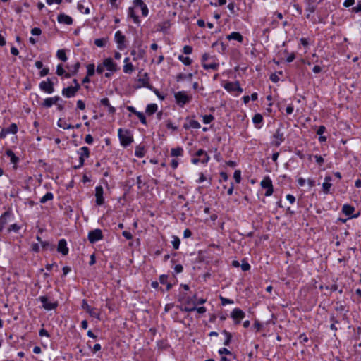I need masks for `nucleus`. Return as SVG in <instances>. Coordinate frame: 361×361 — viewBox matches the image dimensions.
Masks as SVG:
<instances>
[{
  "mask_svg": "<svg viewBox=\"0 0 361 361\" xmlns=\"http://www.w3.org/2000/svg\"><path fill=\"white\" fill-rule=\"evenodd\" d=\"M31 33L33 35H39L42 33V30L39 27H34L31 30Z\"/></svg>",
  "mask_w": 361,
  "mask_h": 361,
  "instance_id": "obj_60",
  "label": "nucleus"
},
{
  "mask_svg": "<svg viewBox=\"0 0 361 361\" xmlns=\"http://www.w3.org/2000/svg\"><path fill=\"white\" fill-rule=\"evenodd\" d=\"M89 156L90 149L87 147H82L80 148L79 164L78 166H75L74 169H76L84 165L85 159L89 157Z\"/></svg>",
  "mask_w": 361,
  "mask_h": 361,
  "instance_id": "obj_9",
  "label": "nucleus"
},
{
  "mask_svg": "<svg viewBox=\"0 0 361 361\" xmlns=\"http://www.w3.org/2000/svg\"><path fill=\"white\" fill-rule=\"evenodd\" d=\"M56 56L58 59L61 60L62 61H66L67 60V56L65 50L63 49L58 50Z\"/></svg>",
  "mask_w": 361,
  "mask_h": 361,
  "instance_id": "obj_38",
  "label": "nucleus"
},
{
  "mask_svg": "<svg viewBox=\"0 0 361 361\" xmlns=\"http://www.w3.org/2000/svg\"><path fill=\"white\" fill-rule=\"evenodd\" d=\"M66 73H67L65 71L64 68H63L62 64H59L57 66L56 74L59 76H62V75L65 76Z\"/></svg>",
  "mask_w": 361,
  "mask_h": 361,
  "instance_id": "obj_46",
  "label": "nucleus"
},
{
  "mask_svg": "<svg viewBox=\"0 0 361 361\" xmlns=\"http://www.w3.org/2000/svg\"><path fill=\"white\" fill-rule=\"evenodd\" d=\"M39 300L42 303L43 307L47 310H51L55 309L58 304L57 302H51L49 301V299L47 296H40Z\"/></svg>",
  "mask_w": 361,
  "mask_h": 361,
  "instance_id": "obj_13",
  "label": "nucleus"
},
{
  "mask_svg": "<svg viewBox=\"0 0 361 361\" xmlns=\"http://www.w3.org/2000/svg\"><path fill=\"white\" fill-rule=\"evenodd\" d=\"M95 73V66L93 63L89 64L87 66V76H92Z\"/></svg>",
  "mask_w": 361,
  "mask_h": 361,
  "instance_id": "obj_40",
  "label": "nucleus"
},
{
  "mask_svg": "<svg viewBox=\"0 0 361 361\" xmlns=\"http://www.w3.org/2000/svg\"><path fill=\"white\" fill-rule=\"evenodd\" d=\"M233 178H234L235 180L236 181V183H239L240 182V180H241V172H240V170H236L234 172Z\"/></svg>",
  "mask_w": 361,
  "mask_h": 361,
  "instance_id": "obj_48",
  "label": "nucleus"
},
{
  "mask_svg": "<svg viewBox=\"0 0 361 361\" xmlns=\"http://www.w3.org/2000/svg\"><path fill=\"white\" fill-rule=\"evenodd\" d=\"M115 39L116 42L118 44V47L121 49V45H123L126 40V37L122 34L121 31H117L115 34Z\"/></svg>",
  "mask_w": 361,
  "mask_h": 361,
  "instance_id": "obj_26",
  "label": "nucleus"
},
{
  "mask_svg": "<svg viewBox=\"0 0 361 361\" xmlns=\"http://www.w3.org/2000/svg\"><path fill=\"white\" fill-rule=\"evenodd\" d=\"M122 235L128 240H130L133 238V235L131 234V233H130L129 231H124L123 233H122Z\"/></svg>",
  "mask_w": 361,
  "mask_h": 361,
  "instance_id": "obj_63",
  "label": "nucleus"
},
{
  "mask_svg": "<svg viewBox=\"0 0 361 361\" xmlns=\"http://www.w3.org/2000/svg\"><path fill=\"white\" fill-rule=\"evenodd\" d=\"M118 137L121 141V144L126 147L133 142V137L129 130H123L120 128L118 130Z\"/></svg>",
  "mask_w": 361,
  "mask_h": 361,
  "instance_id": "obj_3",
  "label": "nucleus"
},
{
  "mask_svg": "<svg viewBox=\"0 0 361 361\" xmlns=\"http://www.w3.org/2000/svg\"><path fill=\"white\" fill-rule=\"evenodd\" d=\"M146 154V149L144 145H139L136 147L135 151V155L137 157L142 158L145 157Z\"/></svg>",
  "mask_w": 361,
  "mask_h": 361,
  "instance_id": "obj_25",
  "label": "nucleus"
},
{
  "mask_svg": "<svg viewBox=\"0 0 361 361\" xmlns=\"http://www.w3.org/2000/svg\"><path fill=\"white\" fill-rule=\"evenodd\" d=\"M78 91V87L70 86L66 88H64L62 90V94L64 97L70 98L74 97Z\"/></svg>",
  "mask_w": 361,
  "mask_h": 361,
  "instance_id": "obj_18",
  "label": "nucleus"
},
{
  "mask_svg": "<svg viewBox=\"0 0 361 361\" xmlns=\"http://www.w3.org/2000/svg\"><path fill=\"white\" fill-rule=\"evenodd\" d=\"M192 51V47L191 46H189V45H185L184 47H183V53L185 54H190Z\"/></svg>",
  "mask_w": 361,
  "mask_h": 361,
  "instance_id": "obj_56",
  "label": "nucleus"
},
{
  "mask_svg": "<svg viewBox=\"0 0 361 361\" xmlns=\"http://www.w3.org/2000/svg\"><path fill=\"white\" fill-rule=\"evenodd\" d=\"M85 140L87 144L91 145L93 142L94 139L91 135L88 134L86 135Z\"/></svg>",
  "mask_w": 361,
  "mask_h": 361,
  "instance_id": "obj_64",
  "label": "nucleus"
},
{
  "mask_svg": "<svg viewBox=\"0 0 361 361\" xmlns=\"http://www.w3.org/2000/svg\"><path fill=\"white\" fill-rule=\"evenodd\" d=\"M183 149L181 147H177L171 149V156L173 157H181L183 155Z\"/></svg>",
  "mask_w": 361,
  "mask_h": 361,
  "instance_id": "obj_28",
  "label": "nucleus"
},
{
  "mask_svg": "<svg viewBox=\"0 0 361 361\" xmlns=\"http://www.w3.org/2000/svg\"><path fill=\"white\" fill-rule=\"evenodd\" d=\"M195 155L197 157H195L192 159V162L195 164H197L200 162L202 164H207L209 160V157L207 153L202 149H198L195 152Z\"/></svg>",
  "mask_w": 361,
  "mask_h": 361,
  "instance_id": "obj_4",
  "label": "nucleus"
},
{
  "mask_svg": "<svg viewBox=\"0 0 361 361\" xmlns=\"http://www.w3.org/2000/svg\"><path fill=\"white\" fill-rule=\"evenodd\" d=\"M261 186L263 188L267 189V191L265 192V196H270L273 194L274 188H273V184L272 181L270 179L269 177H265L262 181H261Z\"/></svg>",
  "mask_w": 361,
  "mask_h": 361,
  "instance_id": "obj_6",
  "label": "nucleus"
},
{
  "mask_svg": "<svg viewBox=\"0 0 361 361\" xmlns=\"http://www.w3.org/2000/svg\"><path fill=\"white\" fill-rule=\"evenodd\" d=\"M227 39L228 40H237L239 42H242L243 40L242 35L238 32H233L231 35L227 36Z\"/></svg>",
  "mask_w": 361,
  "mask_h": 361,
  "instance_id": "obj_27",
  "label": "nucleus"
},
{
  "mask_svg": "<svg viewBox=\"0 0 361 361\" xmlns=\"http://www.w3.org/2000/svg\"><path fill=\"white\" fill-rule=\"evenodd\" d=\"M274 140L273 141L272 145L276 147H279L281 143L285 140L284 134L280 128H278L276 130L274 134Z\"/></svg>",
  "mask_w": 361,
  "mask_h": 361,
  "instance_id": "obj_10",
  "label": "nucleus"
},
{
  "mask_svg": "<svg viewBox=\"0 0 361 361\" xmlns=\"http://www.w3.org/2000/svg\"><path fill=\"white\" fill-rule=\"evenodd\" d=\"M202 66L206 70L212 69L216 71L219 68V64L214 57L205 53L202 57Z\"/></svg>",
  "mask_w": 361,
  "mask_h": 361,
  "instance_id": "obj_1",
  "label": "nucleus"
},
{
  "mask_svg": "<svg viewBox=\"0 0 361 361\" xmlns=\"http://www.w3.org/2000/svg\"><path fill=\"white\" fill-rule=\"evenodd\" d=\"M178 59L186 66H189L192 63V60L189 57H185L180 55L179 56Z\"/></svg>",
  "mask_w": 361,
  "mask_h": 361,
  "instance_id": "obj_45",
  "label": "nucleus"
},
{
  "mask_svg": "<svg viewBox=\"0 0 361 361\" xmlns=\"http://www.w3.org/2000/svg\"><path fill=\"white\" fill-rule=\"evenodd\" d=\"M68 248L67 247V243L65 239H61L59 241L58 246H57V251L58 252L62 254L63 255L66 256L68 253Z\"/></svg>",
  "mask_w": 361,
  "mask_h": 361,
  "instance_id": "obj_17",
  "label": "nucleus"
},
{
  "mask_svg": "<svg viewBox=\"0 0 361 361\" xmlns=\"http://www.w3.org/2000/svg\"><path fill=\"white\" fill-rule=\"evenodd\" d=\"M80 62H77L76 63H75L74 66H73V73H66L65 78H69L71 76L75 75L78 73V69L80 68Z\"/></svg>",
  "mask_w": 361,
  "mask_h": 361,
  "instance_id": "obj_34",
  "label": "nucleus"
},
{
  "mask_svg": "<svg viewBox=\"0 0 361 361\" xmlns=\"http://www.w3.org/2000/svg\"><path fill=\"white\" fill-rule=\"evenodd\" d=\"M352 11L355 13L361 12V1H359L356 6L352 8Z\"/></svg>",
  "mask_w": 361,
  "mask_h": 361,
  "instance_id": "obj_61",
  "label": "nucleus"
},
{
  "mask_svg": "<svg viewBox=\"0 0 361 361\" xmlns=\"http://www.w3.org/2000/svg\"><path fill=\"white\" fill-rule=\"evenodd\" d=\"M299 338L301 343H307L309 341L308 337L305 334H300Z\"/></svg>",
  "mask_w": 361,
  "mask_h": 361,
  "instance_id": "obj_59",
  "label": "nucleus"
},
{
  "mask_svg": "<svg viewBox=\"0 0 361 361\" xmlns=\"http://www.w3.org/2000/svg\"><path fill=\"white\" fill-rule=\"evenodd\" d=\"M254 329L256 330L257 332L261 331L262 325L260 322L258 321H255L253 324Z\"/></svg>",
  "mask_w": 361,
  "mask_h": 361,
  "instance_id": "obj_57",
  "label": "nucleus"
},
{
  "mask_svg": "<svg viewBox=\"0 0 361 361\" xmlns=\"http://www.w3.org/2000/svg\"><path fill=\"white\" fill-rule=\"evenodd\" d=\"M100 103L102 106L108 108V113L109 114L114 115L116 113V109L110 104L109 100L107 97L102 98L100 100Z\"/></svg>",
  "mask_w": 361,
  "mask_h": 361,
  "instance_id": "obj_21",
  "label": "nucleus"
},
{
  "mask_svg": "<svg viewBox=\"0 0 361 361\" xmlns=\"http://www.w3.org/2000/svg\"><path fill=\"white\" fill-rule=\"evenodd\" d=\"M123 62L125 63L123 68V72L127 74H131L135 71V67L130 62V59L128 57L125 58Z\"/></svg>",
  "mask_w": 361,
  "mask_h": 361,
  "instance_id": "obj_20",
  "label": "nucleus"
},
{
  "mask_svg": "<svg viewBox=\"0 0 361 361\" xmlns=\"http://www.w3.org/2000/svg\"><path fill=\"white\" fill-rule=\"evenodd\" d=\"M196 310V304L194 300L190 297L185 299L184 307L182 309L185 312H192Z\"/></svg>",
  "mask_w": 361,
  "mask_h": 361,
  "instance_id": "obj_11",
  "label": "nucleus"
},
{
  "mask_svg": "<svg viewBox=\"0 0 361 361\" xmlns=\"http://www.w3.org/2000/svg\"><path fill=\"white\" fill-rule=\"evenodd\" d=\"M82 309H83V310H85L87 312H89V310L92 308V307H90V306L88 305V303H87V300H82Z\"/></svg>",
  "mask_w": 361,
  "mask_h": 361,
  "instance_id": "obj_55",
  "label": "nucleus"
},
{
  "mask_svg": "<svg viewBox=\"0 0 361 361\" xmlns=\"http://www.w3.org/2000/svg\"><path fill=\"white\" fill-rule=\"evenodd\" d=\"M37 238L41 243V245H42L43 249H44V250H54V248H55V245H54L51 244V243H49V242H47V241H42L41 238L39 237H37Z\"/></svg>",
  "mask_w": 361,
  "mask_h": 361,
  "instance_id": "obj_31",
  "label": "nucleus"
},
{
  "mask_svg": "<svg viewBox=\"0 0 361 361\" xmlns=\"http://www.w3.org/2000/svg\"><path fill=\"white\" fill-rule=\"evenodd\" d=\"M39 88L44 92L51 94L54 91V82L49 78L47 81H42L39 84Z\"/></svg>",
  "mask_w": 361,
  "mask_h": 361,
  "instance_id": "obj_7",
  "label": "nucleus"
},
{
  "mask_svg": "<svg viewBox=\"0 0 361 361\" xmlns=\"http://www.w3.org/2000/svg\"><path fill=\"white\" fill-rule=\"evenodd\" d=\"M103 188L101 185L97 186L95 188V197H96V203L97 205H102L104 202V199L103 197Z\"/></svg>",
  "mask_w": 361,
  "mask_h": 361,
  "instance_id": "obj_16",
  "label": "nucleus"
},
{
  "mask_svg": "<svg viewBox=\"0 0 361 361\" xmlns=\"http://www.w3.org/2000/svg\"><path fill=\"white\" fill-rule=\"evenodd\" d=\"M166 128L169 129H171L173 131H176L178 129V128L176 126H173V124L171 120H168L166 121Z\"/></svg>",
  "mask_w": 361,
  "mask_h": 361,
  "instance_id": "obj_54",
  "label": "nucleus"
},
{
  "mask_svg": "<svg viewBox=\"0 0 361 361\" xmlns=\"http://www.w3.org/2000/svg\"><path fill=\"white\" fill-rule=\"evenodd\" d=\"M354 210H355L354 207L350 205H348V204H345L343 207V212L344 214H345L346 215L352 214L353 213Z\"/></svg>",
  "mask_w": 361,
  "mask_h": 361,
  "instance_id": "obj_37",
  "label": "nucleus"
},
{
  "mask_svg": "<svg viewBox=\"0 0 361 361\" xmlns=\"http://www.w3.org/2000/svg\"><path fill=\"white\" fill-rule=\"evenodd\" d=\"M103 66H105L111 72H116L118 70L117 64L113 61L111 58H106L103 61Z\"/></svg>",
  "mask_w": 361,
  "mask_h": 361,
  "instance_id": "obj_12",
  "label": "nucleus"
},
{
  "mask_svg": "<svg viewBox=\"0 0 361 361\" xmlns=\"http://www.w3.org/2000/svg\"><path fill=\"white\" fill-rule=\"evenodd\" d=\"M59 99L58 96L47 98L44 100L42 106L47 108L51 107L53 104H56Z\"/></svg>",
  "mask_w": 361,
  "mask_h": 361,
  "instance_id": "obj_23",
  "label": "nucleus"
},
{
  "mask_svg": "<svg viewBox=\"0 0 361 361\" xmlns=\"http://www.w3.org/2000/svg\"><path fill=\"white\" fill-rule=\"evenodd\" d=\"M137 82L140 83L137 87H145L153 90L152 86L149 84V78L147 73H145L142 77L139 78Z\"/></svg>",
  "mask_w": 361,
  "mask_h": 361,
  "instance_id": "obj_14",
  "label": "nucleus"
},
{
  "mask_svg": "<svg viewBox=\"0 0 361 361\" xmlns=\"http://www.w3.org/2000/svg\"><path fill=\"white\" fill-rule=\"evenodd\" d=\"M224 87L229 92H237L238 94L242 93L243 91L240 86L239 82H227L224 84Z\"/></svg>",
  "mask_w": 361,
  "mask_h": 361,
  "instance_id": "obj_5",
  "label": "nucleus"
},
{
  "mask_svg": "<svg viewBox=\"0 0 361 361\" xmlns=\"http://www.w3.org/2000/svg\"><path fill=\"white\" fill-rule=\"evenodd\" d=\"M54 198V195L51 192H47L44 196H43L41 200V203H45L48 200H51Z\"/></svg>",
  "mask_w": 361,
  "mask_h": 361,
  "instance_id": "obj_41",
  "label": "nucleus"
},
{
  "mask_svg": "<svg viewBox=\"0 0 361 361\" xmlns=\"http://www.w3.org/2000/svg\"><path fill=\"white\" fill-rule=\"evenodd\" d=\"M77 107L80 110H84L85 109V104L82 100H78L77 102Z\"/></svg>",
  "mask_w": 361,
  "mask_h": 361,
  "instance_id": "obj_58",
  "label": "nucleus"
},
{
  "mask_svg": "<svg viewBox=\"0 0 361 361\" xmlns=\"http://www.w3.org/2000/svg\"><path fill=\"white\" fill-rule=\"evenodd\" d=\"M201 127L200 123L195 120H189L188 123H184L183 128L185 130H188L190 128L198 129Z\"/></svg>",
  "mask_w": 361,
  "mask_h": 361,
  "instance_id": "obj_24",
  "label": "nucleus"
},
{
  "mask_svg": "<svg viewBox=\"0 0 361 361\" xmlns=\"http://www.w3.org/2000/svg\"><path fill=\"white\" fill-rule=\"evenodd\" d=\"M57 20L59 23L68 25L73 24V22L72 18L65 13H60L58 16Z\"/></svg>",
  "mask_w": 361,
  "mask_h": 361,
  "instance_id": "obj_19",
  "label": "nucleus"
},
{
  "mask_svg": "<svg viewBox=\"0 0 361 361\" xmlns=\"http://www.w3.org/2000/svg\"><path fill=\"white\" fill-rule=\"evenodd\" d=\"M220 300H221L222 305H226L227 304H232V303H233V300H231L230 299H228V298H224L222 296H220Z\"/></svg>",
  "mask_w": 361,
  "mask_h": 361,
  "instance_id": "obj_53",
  "label": "nucleus"
},
{
  "mask_svg": "<svg viewBox=\"0 0 361 361\" xmlns=\"http://www.w3.org/2000/svg\"><path fill=\"white\" fill-rule=\"evenodd\" d=\"M331 187V183L324 182L322 185L323 192L326 194H328L330 192Z\"/></svg>",
  "mask_w": 361,
  "mask_h": 361,
  "instance_id": "obj_47",
  "label": "nucleus"
},
{
  "mask_svg": "<svg viewBox=\"0 0 361 361\" xmlns=\"http://www.w3.org/2000/svg\"><path fill=\"white\" fill-rule=\"evenodd\" d=\"M20 228V227L18 224H13L9 226V228H8V231L11 232L13 231L17 233L19 231Z\"/></svg>",
  "mask_w": 361,
  "mask_h": 361,
  "instance_id": "obj_52",
  "label": "nucleus"
},
{
  "mask_svg": "<svg viewBox=\"0 0 361 361\" xmlns=\"http://www.w3.org/2000/svg\"><path fill=\"white\" fill-rule=\"evenodd\" d=\"M58 126L63 129H73L74 126L68 123L63 118H59L58 121Z\"/></svg>",
  "mask_w": 361,
  "mask_h": 361,
  "instance_id": "obj_29",
  "label": "nucleus"
},
{
  "mask_svg": "<svg viewBox=\"0 0 361 361\" xmlns=\"http://www.w3.org/2000/svg\"><path fill=\"white\" fill-rule=\"evenodd\" d=\"M8 134H16L18 132V126L16 123H12L8 128H5Z\"/></svg>",
  "mask_w": 361,
  "mask_h": 361,
  "instance_id": "obj_39",
  "label": "nucleus"
},
{
  "mask_svg": "<svg viewBox=\"0 0 361 361\" xmlns=\"http://www.w3.org/2000/svg\"><path fill=\"white\" fill-rule=\"evenodd\" d=\"M214 119V116L211 114L204 115L203 116V122L204 123H210Z\"/></svg>",
  "mask_w": 361,
  "mask_h": 361,
  "instance_id": "obj_50",
  "label": "nucleus"
},
{
  "mask_svg": "<svg viewBox=\"0 0 361 361\" xmlns=\"http://www.w3.org/2000/svg\"><path fill=\"white\" fill-rule=\"evenodd\" d=\"M10 216V213L8 212H4L0 217V232H1L4 229V226L6 224V217Z\"/></svg>",
  "mask_w": 361,
  "mask_h": 361,
  "instance_id": "obj_30",
  "label": "nucleus"
},
{
  "mask_svg": "<svg viewBox=\"0 0 361 361\" xmlns=\"http://www.w3.org/2000/svg\"><path fill=\"white\" fill-rule=\"evenodd\" d=\"M88 313L90 314V316L97 318V319H99L100 314L96 308L92 307L89 310Z\"/></svg>",
  "mask_w": 361,
  "mask_h": 361,
  "instance_id": "obj_44",
  "label": "nucleus"
},
{
  "mask_svg": "<svg viewBox=\"0 0 361 361\" xmlns=\"http://www.w3.org/2000/svg\"><path fill=\"white\" fill-rule=\"evenodd\" d=\"M159 282L161 284H166V290H169L171 288V287H172L171 283H168V276H166V275H161V276H160V277H159Z\"/></svg>",
  "mask_w": 361,
  "mask_h": 361,
  "instance_id": "obj_32",
  "label": "nucleus"
},
{
  "mask_svg": "<svg viewBox=\"0 0 361 361\" xmlns=\"http://www.w3.org/2000/svg\"><path fill=\"white\" fill-rule=\"evenodd\" d=\"M314 157L316 159V161L319 166H322L324 164V160L320 155H315Z\"/></svg>",
  "mask_w": 361,
  "mask_h": 361,
  "instance_id": "obj_62",
  "label": "nucleus"
},
{
  "mask_svg": "<svg viewBox=\"0 0 361 361\" xmlns=\"http://www.w3.org/2000/svg\"><path fill=\"white\" fill-rule=\"evenodd\" d=\"M136 116L138 117V118L140 119V122L142 124H145V125L147 124L146 117H145V116L144 115L143 113L139 112L138 114H137Z\"/></svg>",
  "mask_w": 361,
  "mask_h": 361,
  "instance_id": "obj_51",
  "label": "nucleus"
},
{
  "mask_svg": "<svg viewBox=\"0 0 361 361\" xmlns=\"http://www.w3.org/2000/svg\"><path fill=\"white\" fill-rule=\"evenodd\" d=\"M252 121L255 124H259L263 121V116L260 114H256L253 116Z\"/></svg>",
  "mask_w": 361,
  "mask_h": 361,
  "instance_id": "obj_42",
  "label": "nucleus"
},
{
  "mask_svg": "<svg viewBox=\"0 0 361 361\" xmlns=\"http://www.w3.org/2000/svg\"><path fill=\"white\" fill-rule=\"evenodd\" d=\"M103 238V234L100 229H94L89 232L88 240L90 243H94Z\"/></svg>",
  "mask_w": 361,
  "mask_h": 361,
  "instance_id": "obj_8",
  "label": "nucleus"
},
{
  "mask_svg": "<svg viewBox=\"0 0 361 361\" xmlns=\"http://www.w3.org/2000/svg\"><path fill=\"white\" fill-rule=\"evenodd\" d=\"M157 111V105L156 104H151L147 105L146 108V113L148 115H152Z\"/></svg>",
  "mask_w": 361,
  "mask_h": 361,
  "instance_id": "obj_33",
  "label": "nucleus"
},
{
  "mask_svg": "<svg viewBox=\"0 0 361 361\" xmlns=\"http://www.w3.org/2000/svg\"><path fill=\"white\" fill-rule=\"evenodd\" d=\"M106 39L104 38L97 39L94 41V44L99 47H103L106 45Z\"/></svg>",
  "mask_w": 361,
  "mask_h": 361,
  "instance_id": "obj_43",
  "label": "nucleus"
},
{
  "mask_svg": "<svg viewBox=\"0 0 361 361\" xmlns=\"http://www.w3.org/2000/svg\"><path fill=\"white\" fill-rule=\"evenodd\" d=\"M335 310L338 312H348L346 306L341 302H336L335 306Z\"/></svg>",
  "mask_w": 361,
  "mask_h": 361,
  "instance_id": "obj_36",
  "label": "nucleus"
},
{
  "mask_svg": "<svg viewBox=\"0 0 361 361\" xmlns=\"http://www.w3.org/2000/svg\"><path fill=\"white\" fill-rule=\"evenodd\" d=\"M176 104L183 107L184 105L188 104L192 100V95L187 94L185 91H179L174 94Z\"/></svg>",
  "mask_w": 361,
  "mask_h": 361,
  "instance_id": "obj_2",
  "label": "nucleus"
},
{
  "mask_svg": "<svg viewBox=\"0 0 361 361\" xmlns=\"http://www.w3.org/2000/svg\"><path fill=\"white\" fill-rule=\"evenodd\" d=\"M128 16L133 19V21L136 24L140 23L139 17L135 14L133 8H129Z\"/></svg>",
  "mask_w": 361,
  "mask_h": 361,
  "instance_id": "obj_35",
  "label": "nucleus"
},
{
  "mask_svg": "<svg viewBox=\"0 0 361 361\" xmlns=\"http://www.w3.org/2000/svg\"><path fill=\"white\" fill-rule=\"evenodd\" d=\"M245 316V312L239 308H235L231 312V317L235 320L236 324H238Z\"/></svg>",
  "mask_w": 361,
  "mask_h": 361,
  "instance_id": "obj_15",
  "label": "nucleus"
},
{
  "mask_svg": "<svg viewBox=\"0 0 361 361\" xmlns=\"http://www.w3.org/2000/svg\"><path fill=\"white\" fill-rule=\"evenodd\" d=\"M173 240L172 241V245L174 249L177 250L179 247L180 244V240L177 236H174Z\"/></svg>",
  "mask_w": 361,
  "mask_h": 361,
  "instance_id": "obj_49",
  "label": "nucleus"
},
{
  "mask_svg": "<svg viewBox=\"0 0 361 361\" xmlns=\"http://www.w3.org/2000/svg\"><path fill=\"white\" fill-rule=\"evenodd\" d=\"M6 154L8 157H10L11 162L14 164L13 169H17L16 164L19 161V158L17 156H16V154L11 149H9L6 151Z\"/></svg>",
  "mask_w": 361,
  "mask_h": 361,
  "instance_id": "obj_22",
  "label": "nucleus"
}]
</instances>
